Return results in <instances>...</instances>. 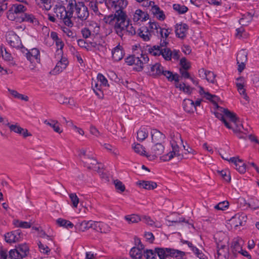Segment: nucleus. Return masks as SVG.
Wrapping results in <instances>:
<instances>
[{"label": "nucleus", "instance_id": "obj_49", "mask_svg": "<svg viewBox=\"0 0 259 259\" xmlns=\"http://www.w3.org/2000/svg\"><path fill=\"white\" fill-rule=\"evenodd\" d=\"M134 64L135 65L134 69L138 71H141L144 68V63H143V60L140 58L139 56H137V57H136V61Z\"/></svg>", "mask_w": 259, "mask_h": 259}, {"label": "nucleus", "instance_id": "obj_25", "mask_svg": "<svg viewBox=\"0 0 259 259\" xmlns=\"http://www.w3.org/2000/svg\"><path fill=\"white\" fill-rule=\"evenodd\" d=\"M184 110L188 113H193L196 111L194 102L190 99H185L183 101Z\"/></svg>", "mask_w": 259, "mask_h": 259}, {"label": "nucleus", "instance_id": "obj_6", "mask_svg": "<svg viewBox=\"0 0 259 259\" xmlns=\"http://www.w3.org/2000/svg\"><path fill=\"white\" fill-rule=\"evenodd\" d=\"M135 245L130 250V256L133 259H143L146 256L145 245L138 238L135 240Z\"/></svg>", "mask_w": 259, "mask_h": 259}, {"label": "nucleus", "instance_id": "obj_35", "mask_svg": "<svg viewBox=\"0 0 259 259\" xmlns=\"http://www.w3.org/2000/svg\"><path fill=\"white\" fill-rule=\"evenodd\" d=\"M141 142L135 143L132 148L134 150V151L141 156L145 155V145L141 143Z\"/></svg>", "mask_w": 259, "mask_h": 259}, {"label": "nucleus", "instance_id": "obj_42", "mask_svg": "<svg viewBox=\"0 0 259 259\" xmlns=\"http://www.w3.org/2000/svg\"><path fill=\"white\" fill-rule=\"evenodd\" d=\"M162 74H163L169 81H175L176 82L177 80H180V76L177 74H173L172 72L169 71H164L163 70Z\"/></svg>", "mask_w": 259, "mask_h": 259}, {"label": "nucleus", "instance_id": "obj_62", "mask_svg": "<svg viewBox=\"0 0 259 259\" xmlns=\"http://www.w3.org/2000/svg\"><path fill=\"white\" fill-rule=\"evenodd\" d=\"M157 254V249L155 251L147 249V259H156Z\"/></svg>", "mask_w": 259, "mask_h": 259}, {"label": "nucleus", "instance_id": "obj_64", "mask_svg": "<svg viewBox=\"0 0 259 259\" xmlns=\"http://www.w3.org/2000/svg\"><path fill=\"white\" fill-rule=\"evenodd\" d=\"M104 146L106 149L110 151L114 156H117L118 155L117 150L114 149L112 145L108 144H105Z\"/></svg>", "mask_w": 259, "mask_h": 259}, {"label": "nucleus", "instance_id": "obj_23", "mask_svg": "<svg viewBox=\"0 0 259 259\" xmlns=\"http://www.w3.org/2000/svg\"><path fill=\"white\" fill-rule=\"evenodd\" d=\"M188 30V26L186 24H178L176 26V34L181 38H183L186 36Z\"/></svg>", "mask_w": 259, "mask_h": 259}, {"label": "nucleus", "instance_id": "obj_41", "mask_svg": "<svg viewBox=\"0 0 259 259\" xmlns=\"http://www.w3.org/2000/svg\"><path fill=\"white\" fill-rule=\"evenodd\" d=\"M221 178L227 183H230L231 180L230 172L227 170H218Z\"/></svg>", "mask_w": 259, "mask_h": 259}, {"label": "nucleus", "instance_id": "obj_63", "mask_svg": "<svg viewBox=\"0 0 259 259\" xmlns=\"http://www.w3.org/2000/svg\"><path fill=\"white\" fill-rule=\"evenodd\" d=\"M42 7L46 10H49L52 7L51 0H40Z\"/></svg>", "mask_w": 259, "mask_h": 259}, {"label": "nucleus", "instance_id": "obj_9", "mask_svg": "<svg viewBox=\"0 0 259 259\" xmlns=\"http://www.w3.org/2000/svg\"><path fill=\"white\" fill-rule=\"evenodd\" d=\"M147 9L149 11V13L159 20H164L165 18V16L163 11L160 9L158 5L152 1H149L147 3Z\"/></svg>", "mask_w": 259, "mask_h": 259}, {"label": "nucleus", "instance_id": "obj_10", "mask_svg": "<svg viewBox=\"0 0 259 259\" xmlns=\"http://www.w3.org/2000/svg\"><path fill=\"white\" fill-rule=\"evenodd\" d=\"M55 57L59 61L57 63L54 71L56 73H59L64 70L68 64L67 59L63 56V53L62 50H58L57 55H55Z\"/></svg>", "mask_w": 259, "mask_h": 259}, {"label": "nucleus", "instance_id": "obj_21", "mask_svg": "<svg viewBox=\"0 0 259 259\" xmlns=\"http://www.w3.org/2000/svg\"><path fill=\"white\" fill-rule=\"evenodd\" d=\"M92 151L88 148H81L77 151V157L83 163L92 155Z\"/></svg>", "mask_w": 259, "mask_h": 259}, {"label": "nucleus", "instance_id": "obj_61", "mask_svg": "<svg viewBox=\"0 0 259 259\" xmlns=\"http://www.w3.org/2000/svg\"><path fill=\"white\" fill-rule=\"evenodd\" d=\"M34 19L35 18L33 16L24 13L22 17H20V22L26 21L30 22H33Z\"/></svg>", "mask_w": 259, "mask_h": 259}, {"label": "nucleus", "instance_id": "obj_5", "mask_svg": "<svg viewBox=\"0 0 259 259\" xmlns=\"http://www.w3.org/2000/svg\"><path fill=\"white\" fill-rule=\"evenodd\" d=\"M92 88L97 96L103 98V87L108 86L107 79L101 74H99L97 78L92 81Z\"/></svg>", "mask_w": 259, "mask_h": 259}, {"label": "nucleus", "instance_id": "obj_31", "mask_svg": "<svg viewBox=\"0 0 259 259\" xmlns=\"http://www.w3.org/2000/svg\"><path fill=\"white\" fill-rule=\"evenodd\" d=\"M123 51L121 47L120 46H117L112 51V57L116 61L121 60L123 58Z\"/></svg>", "mask_w": 259, "mask_h": 259}, {"label": "nucleus", "instance_id": "obj_48", "mask_svg": "<svg viewBox=\"0 0 259 259\" xmlns=\"http://www.w3.org/2000/svg\"><path fill=\"white\" fill-rule=\"evenodd\" d=\"M37 244L39 250L41 253L47 255L49 254L51 250L48 246L46 245L40 241H39Z\"/></svg>", "mask_w": 259, "mask_h": 259}, {"label": "nucleus", "instance_id": "obj_47", "mask_svg": "<svg viewBox=\"0 0 259 259\" xmlns=\"http://www.w3.org/2000/svg\"><path fill=\"white\" fill-rule=\"evenodd\" d=\"M174 9L179 14H184L188 10V8L184 5H181L179 4H175L173 5Z\"/></svg>", "mask_w": 259, "mask_h": 259}, {"label": "nucleus", "instance_id": "obj_32", "mask_svg": "<svg viewBox=\"0 0 259 259\" xmlns=\"http://www.w3.org/2000/svg\"><path fill=\"white\" fill-rule=\"evenodd\" d=\"M146 20V13L140 9L137 10L133 16V20L140 23Z\"/></svg>", "mask_w": 259, "mask_h": 259}, {"label": "nucleus", "instance_id": "obj_38", "mask_svg": "<svg viewBox=\"0 0 259 259\" xmlns=\"http://www.w3.org/2000/svg\"><path fill=\"white\" fill-rule=\"evenodd\" d=\"M201 72L204 73L205 78L207 80V81L212 83H214L215 82V75L214 74L213 72L210 71L204 70L203 69H202L201 70H199V72Z\"/></svg>", "mask_w": 259, "mask_h": 259}, {"label": "nucleus", "instance_id": "obj_60", "mask_svg": "<svg viewBox=\"0 0 259 259\" xmlns=\"http://www.w3.org/2000/svg\"><path fill=\"white\" fill-rule=\"evenodd\" d=\"M158 187L156 182L152 181H147V190H154Z\"/></svg>", "mask_w": 259, "mask_h": 259}, {"label": "nucleus", "instance_id": "obj_56", "mask_svg": "<svg viewBox=\"0 0 259 259\" xmlns=\"http://www.w3.org/2000/svg\"><path fill=\"white\" fill-rule=\"evenodd\" d=\"M149 53L150 55L156 56L161 55V51L159 46H154L153 48L149 49Z\"/></svg>", "mask_w": 259, "mask_h": 259}, {"label": "nucleus", "instance_id": "obj_8", "mask_svg": "<svg viewBox=\"0 0 259 259\" xmlns=\"http://www.w3.org/2000/svg\"><path fill=\"white\" fill-rule=\"evenodd\" d=\"M165 138V135L156 129H151L147 135L148 145L161 143Z\"/></svg>", "mask_w": 259, "mask_h": 259}, {"label": "nucleus", "instance_id": "obj_16", "mask_svg": "<svg viewBox=\"0 0 259 259\" xmlns=\"http://www.w3.org/2000/svg\"><path fill=\"white\" fill-rule=\"evenodd\" d=\"M6 39L8 43L14 48H20L21 45L19 37L14 32H8L6 34Z\"/></svg>", "mask_w": 259, "mask_h": 259}, {"label": "nucleus", "instance_id": "obj_36", "mask_svg": "<svg viewBox=\"0 0 259 259\" xmlns=\"http://www.w3.org/2000/svg\"><path fill=\"white\" fill-rule=\"evenodd\" d=\"M124 219L130 224L138 223L141 221V217L136 214L126 215L124 216Z\"/></svg>", "mask_w": 259, "mask_h": 259}, {"label": "nucleus", "instance_id": "obj_15", "mask_svg": "<svg viewBox=\"0 0 259 259\" xmlns=\"http://www.w3.org/2000/svg\"><path fill=\"white\" fill-rule=\"evenodd\" d=\"M75 11L77 17L80 19L85 20L89 16L88 8L82 2L75 4Z\"/></svg>", "mask_w": 259, "mask_h": 259}, {"label": "nucleus", "instance_id": "obj_13", "mask_svg": "<svg viewBox=\"0 0 259 259\" xmlns=\"http://www.w3.org/2000/svg\"><path fill=\"white\" fill-rule=\"evenodd\" d=\"M222 158L233 163L235 165L236 169L240 174H244L246 171V165L243 162V160L238 157H234L230 158H224L222 156Z\"/></svg>", "mask_w": 259, "mask_h": 259}, {"label": "nucleus", "instance_id": "obj_59", "mask_svg": "<svg viewBox=\"0 0 259 259\" xmlns=\"http://www.w3.org/2000/svg\"><path fill=\"white\" fill-rule=\"evenodd\" d=\"M229 206V202L225 201L219 203L218 204L214 206V208L218 210H223Z\"/></svg>", "mask_w": 259, "mask_h": 259}, {"label": "nucleus", "instance_id": "obj_39", "mask_svg": "<svg viewBox=\"0 0 259 259\" xmlns=\"http://www.w3.org/2000/svg\"><path fill=\"white\" fill-rule=\"evenodd\" d=\"M1 55L3 58L9 62H11L13 65H15V63L13 62V58L11 54L8 53L6 49H3L2 47L1 48Z\"/></svg>", "mask_w": 259, "mask_h": 259}, {"label": "nucleus", "instance_id": "obj_22", "mask_svg": "<svg viewBox=\"0 0 259 259\" xmlns=\"http://www.w3.org/2000/svg\"><path fill=\"white\" fill-rule=\"evenodd\" d=\"M86 26L90 30L93 37L97 36L99 34L100 27L98 23L94 21H90Z\"/></svg>", "mask_w": 259, "mask_h": 259}, {"label": "nucleus", "instance_id": "obj_46", "mask_svg": "<svg viewBox=\"0 0 259 259\" xmlns=\"http://www.w3.org/2000/svg\"><path fill=\"white\" fill-rule=\"evenodd\" d=\"M72 206L73 208H77L79 202V199L76 193H72L69 194Z\"/></svg>", "mask_w": 259, "mask_h": 259}, {"label": "nucleus", "instance_id": "obj_26", "mask_svg": "<svg viewBox=\"0 0 259 259\" xmlns=\"http://www.w3.org/2000/svg\"><path fill=\"white\" fill-rule=\"evenodd\" d=\"M173 251L174 250L167 248H157V253L160 259H170Z\"/></svg>", "mask_w": 259, "mask_h": 259}, {"label": "nucleus", "instance_id": "obj_27", "mask_svg": "<svg viewBox=\"0 0 259 259\" xmlns=\"http://www.w3.org/2000/svg\"><path fill=\"white\" fill-rule=\"evenodd\" d=\"M55 13H56L57 17L60 19H63L65 17H67V15L69 16H72V12H67L65 7L62 6L57 7L55 9Z\"/></svg>", "mask_w": 259, "mask_h": 259}, {"label": "nucleus", "instance_id": "obj_50", "mask_svg": "<svg viewBox=\"0 0 259 259\" xmlns=\"http://www.w3.org/2000/svg\"><path fill=\"white\" fill-rule=\"evenodd\" d=\"M137 140L139 142H143L146 139L145 128H140L137 132Z\"/></svg>", "mask_w": 259, "mask_h": 259}, {"label": "nucleus", "instance_id": "obj_37", "mask_svg": "<svg viewBox=\"0 0 259 259\" xmlns=\"http://www.w3.org/2000/svg\"><path fill=\"white\" fill-rule=\"evenodd\" d=\"M158 28H160L157 22L154 21L150 22L147 29V31L149 32L150 36H151L153 34L155 35L156 33H157Z\"/></svg>", "mask_w": 259, "mask_h": 259}, {"label": "nucleus", "instance_id": "obj_52", "mask_svg": "<svg viewBox=\"0 0 259 259\" xmlns=\"http://www.w3.org/2000/svg\"><path fill=\"white\" fill-rule=\"evenodd\" d=\"M180 69H184L185 70H188L191 67V63L189 62L185 58H182L180 60Z\"/></svg>", "mask_w": 259, "mask_h": 259}, {"label": "nucleus", "instance_id": "obj_30", "mask_svg": "<svg viewBox=\"0 0 259 259\" xmlns=\"http://www.w3.org/2000/svg\"><path fill=\"white\" fill-rule=\"evenodd\" d=\"M39 56V51L37 49L34 48L31 49L27 54V58L31 63H35V62H37Z\"/></svg>", "mask_w": 259, "mask_h": 259}, {"label": "nucleus", "instance_id": "obj_44", "mask_svg": "<svg viewBox=\"0 0 259 259\" xmlns=\"http://www.w3.org/2000/svg\"><path fill=\"white\" fill-rule=\"evenodd\" d=\"M133 50L137 51L136 54L137 56L140 55L141 58H142L143 61L145 60L144 55H145V50L144 46L143 48H142L140 45H135L133 46Z\"/></svg>", "mask_w": 259, "mask_h": 259}, {"label": "nucleus", "instance_id": "obj_45", "mask_svg": "<svg viewBox=\"0 0 259 259\" xmlns=\"http://www.w3.org/2000/svg\"><path fill=\"white\" fill-rule=\"evenodd\" d=\"M13 224L16 227H20L24 229L29 228L31 226V224L30 223L27 222H22L18 220H14Z\"/></svg>", "mask_w": 259, "mask_h": 259}, {"label": "nucleus", "instance_id": "obj_14", "mask_svg": "<svg viewBox=\"0 0 259 259\" xmlns=\"http://www.w3.org/2000/svg\"><path fill=\"white\" fill-rule=\"evenodd\" d=\"M96 222L92 220H83L79 222L75 227L78 232L84 233L93 228Z\"/></svg>", "mask_w": 259, "mask_h": 259}, {"label": "nucleus", "instance_id": "obj_20", "mask_svg": "<svg viewBox=\"0 0 259 259\" xmlns=\"http://www.w3.org/2000/svg\"><path fill=\"white\" fill-rule=\"evenodd\" d=\"M45 124L52 127L54 132L61 134L63 132V130L61 128L59 122L57 120L50 119L46 120L44 121Z\"/></svg>", "mask_w": 259, "mask_h": 259}, {"label": "nucleus", "instance_id": "obj_55", "mask_svg": "<svg viewBox=\"0 0 259 259\" xmlns=\"http://www.w3.org/2000/svg\"><path fill=\"white\" fill-rule=\"evenodd\" d=\"M187 70H185L184 69H180V72L181 77L184 78H190L194 82V84L197 85L198 84L197 82L195 81L192 78L190 77V74L187 71Z\"/></svg>", "mask_w": 259, "mask_h": 259}, {"label": "nucleus", "instance_id": "obj_2", "mask_svg": "<svg viewBox=\"0 0 259 259\" xmlns=\"http://www.w3.org/2000/svg\"><path fill=\"white\" fill-rule=\"evenodd\" d=\"M199 93L203 98L206 99L212 102L219 111L224 113L222 115L218 112L215 113L217 118H220L223 122L225 125L229 129H232L234 132H237L238 128L239 119L236 117L235 113L230 112L227 109L223 108L218 106L217 103L220 98L214 95H212L209 92L205 91L202 87H199Z\"/></svg>", "mask_w": 259, "mask_h": 259}, {"label": "nucleus", "instance_id": "obj_58", "mask_svg": "<svg viewBox=\"0 0 259 259\" xmlns=\"http://www.w3.org/2000/svg\"><path fill=\"white\" fill-rule=\"evenodd\" d=\"M170 259H185L184 257V253L182 252L174 250V251H172Z\"/></svg>", "mask_w": 259, "mask_h": 259}, {"label": "nucleus", "instance_id": "obj_54", "mask_svg": "<svg viewBox=\"0 0 259 259\" xmlns=\"http://www.w3.org/2000/svg\"><path fill=\"white\" fill-rule=\"evenodd\" d=\"M162 57L166 60L171 59V51L168 48H164L161 49Z\"/></svg>", "mask_w": 259, "mask_h": 259}, {"label": "nucleus", "instance_id": "obj_33", "mask_svg": "<svg viewBox=\"0 0 259 259\" xmlns=\"http://www.w3.org/2000/svg\"><path fill=\"white\" fill-rule=\"evenodd\" d=\"M244 244V241L240 238H235L232 243V247L235 252L242 251V245Z\"/></svg>", "mask_w": 259, "mask_h": 259}, {"label": "nucleus", "instance_id": "obj_12", "mask_svg": "<svg viewBox=\"0 0 259 259\" xmlns=\"http://www.w3.org/2000/svg\"><path fill=\"white\" fill-rule=\"evenodd\" d=\"M89 169H92L99 173L101 172V164L92 154L84 162L82 163Z\"/></svg>", "mask_w": 259, "mask_h": 259}, {"label": "nucleus", "instance_id": "obj_29", "mask_svg": "<svg viewBox=\"0 0 259 259\" xmlns=\"http://www.w3.org/2000/svg\"><path fill=\"white\" fill-rule=\"evenodd\" d=\"M112 183L117 193L122 194L126 191L125 185L120 180L113 179L112 180Z\"/></svg>", "mask_w": 259, "mask_h": 259}, {"label": "nucleus", "instance_id": "obj_17", "mask_svg": "<svg viewBox=\"0 0 259 259\" xmlns=\"http://www.w3.org/2000/svg\"><path fill=\"white\" fill-rule=\"evenodd\" d=\"M218 259H228L229 256V248L226 244L218 243Z\"/></svg>", "mask_w": 259, "mask_h": 259}, {"label": "nucleus", "instance_id": "obj_57", "mask_svg": "<svg viewBox=\"0 0 259 259\" xmlns=\"http://www.w3.org/2000/svg\"><path fill=\"white\" fill-rule=\"evenodd\" d=\"M247 61V54L245 51H241L237 56V61L246 62Z\"/></svg>", "mask_w": 259, "mask_h": 259}, {"label": "nucleus", "instance_id": "obj_19", "mask_svg": "<svg viewBox=\"0 0 259 259\" xmlns=\"http://www.w3.org/2000/svg\"><path fill=\"white\" fill-rule=\"evenodd\" d=\"M231 223L235 227L243 225L246 221V216L244 214H237L230 220Z\"/></svg>", "mask_w": 259, "mask_h": 259}, {"label": "nucleus", "instance_id": "obj_4", "mask_svg": "<svg viewBox=\"0 0 259 259\" xmlns=\"http://www.w3.org/2000/svg\"><path fill=\"white\" fill-rule=\"evenodd\" d=\"M169 148L165 151L164 146L161 144H155L149 145L148 152L147 153V158L149 160H154L168 151Z\"/></svg>", "mask_w": 259, "mask_h": 259}, {"label": "nucleus", "instance_id": "obj_34", "mask_svg": "<svg viewBox=\"0 0 259 259\" xmlns=\"http://www.w3.org/2000/svg\"><path fill=\"white\" fill-rule=\"evenodd\" d=\"M18 17H21L24 14V12L26 11V9L25 6L22 4H14L11 8Z\"/></svg>", "mask_w": 259, "mask_h": 259}, {"label": "nucleus", "instance_id": "obj_43", "mask_svg": "<svg viewBox=\"0 0 259 259\" xmlns=\"http://www.w3.org/2000/svg\"><path fill=\"white\" fill-rule=\"evenodd\" d=\"M5 238L6 242L8 243H13L18 241V238L13 232L7 233Z\"/></svg>", "mask_w": 259, "mask_h": 259}, {"label": "nucleus", "instance_id": "obj_18", "mask_svg": "<svg viewBox=\"0 0 259 259\" xmlns=\"http://www.w3.org/2000/svg\"><path fill=\"white\" fill-rule=\"evenodd\" d=\"M236 87L237 91L239 94L247 102L249 101V97L246 93V90L244 88L245 82L242 77H239L237 79Z\"/></svg>", "mask_w": 259, "mask_h": 259}, {"label": "nucleus", "instance_id": "obj_11", "mask_svg": "<svg viewBox=\"0 0 259 259\" xmlns=\"http://www.w3.org/2000/svg\"><path fill=\"white\" fill-rule=\"evenodd\" d=\"M5 125L9 127V129L11 132L18 134L22 136L23 138L31 137L32 136V134L28 132L27 129L22 127L17 123L10 124L9 122H8L7 123L5 124Z\"/></svg>", "mask_w": 259, "mask_h": 259}, {"label": "nucleus", "instance_id": "obj_28", "mask_svg": "<svg viewBox=\"0 0 259 259\" xmlns=\"http://www.w3.org/2000/svg\"><path fill=\"white\" fill-rule=\"evenodd\" d=\"M163 68L159 63L152 65L149 71V75L152 76H157L162 74Z\"/></svg>", "mask_w": 259, "mask_h": 259}, {"label": "nucleus", "instance_id": "obj_1", "mask_svg": "<svg viewBox=\"0 0 259 259\" xmlns=\"http://www.w3.org/2000/svg\"><path fill=\"white\" fill-rule=\"evenodd\" d=\"M107 7L114 10V14L108 17L109 22L114 23V27L117 33L120 35L122 31H126L131 34L136 33L135 30L130 24L123 9L127 5L126 0H105Z\"/></svg>", "mask_w": 259, "mask_h": 259}, {"label": "nucleus", "instance_id": "obj_24", "mask_svg": "<svg viewBox=\"0 0 259 259\" xmlns=\"http://www.w3.org/2000/svg\"><path fill=\"white\" fill-rule=\"evenodd\" d=\"M175 86L180 91H182L184 93L188 95H190L193 90V89L192 88L190 85H187L184 82H181L179 81V80H177L176 82H175Z\"/></svg>", "mask_w": 259, "mask_h": 259}, {"label": "nucleus", "instance_id": "obj_51", "mask_svg": "<svg viewBox=\"0 0 259 259\" xmlns=\"http://www.w3.org/2000/svg\"><path fill=\"white\" fill-rule=\"evenodd\" d=\"M89 8L92 10L96 14H100L98 9V3L96 1H92L89 3L88 5Z\"/></svg>", "mask_w": 259, "mask_h": 259}, {"label": "nucleus", "instance_id": "obj_40", "mask_svg": "<svg viewBox=\"0 0 259 259\" xmlns=\"http://www.w3.org/2000/svg\"><path fill=\"white\" fill-rule=\"evenodd\" d=\"M56 223L59 226L66 228H72L74 227V225L70 221L61 218L57 219Z\"/></svg>", "mask_w": 259, "mask_h": 259}, {"label": "nucleus", "instance_id": "obj_53", "mask_svg": "<svg viewBox=\"0 0 259 259\" xmlns=\"http://www.w3.org/2000/svg\"><path fill=\"white\" fill-rule=\"evenodd\" d=\"M7 17L11 21L16 20L17 21L20 22V17H18V16L13 12L11 8H10L7 13Z\"/></svg>", "mask_w": 259, "mask_h": 259}, {"label": "nucleus", "instance_id": "obj_3", "mask_svg": "<svg viewBox=\"0 0 259 259\" xmlns=\"http://www.w3.org/2000/svg\"><path fill=\"white\" fill-rule=\"evenodd\" d=\"M170 148L168 151L160 157V160L162 162H167L175 157L182 159L184 155L181 151V146L187 152L186 153L193 155L197 154V152L192 149L187 142L184 143L181 135L179 133H172L170 136Z\"/></svg>", "mask_w": 259, "mask_h": 259}, {"label": "nucleus", "instance_id": "obj_7", "mask_svg": "<svg viewBox=\"0 0 259 259\" xmlns=\"http://www.w3.org/2000/svg\"><path fill=\"white\" fill-rule=\"evenodd\" d=\"M29 253V248L27 244L22 243L18 244L16 249L11 250L9 252L10 257L15 259L22 258L27 256Z\"/></svg>", "mask_w": 259, "mask_h": 259}]
</instances>
